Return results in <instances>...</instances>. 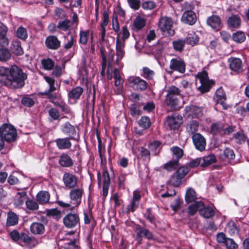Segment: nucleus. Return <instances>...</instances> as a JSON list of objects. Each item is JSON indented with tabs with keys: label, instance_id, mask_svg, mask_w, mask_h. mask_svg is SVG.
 Masks as SVG:
<instances>
[{
	"label": "nucleus",
	"instance_id": "61",
	"mask_svg": "<svg viewBox=\"0 0 249 249\" xmlns=\"http://www.w3.org/2000/svg\"><path fill=\"white\" fill-rule=\"evenodd\" d=\"M108 14L107 11H104L103 13V17H102V23L101 24L102 31H106V29L105 28L108 22Z\"/></svg>",
	"mask_w": 249,
	"mask_h": 249
},
{
	"label": "nucleus",
	"instance_id": "54",
	"mask_svg": "<svg viewBox=\"0 0 249 249\" xmlns=\"http://www.w3.org/2000/svg\"><path fill=\"white\" fill-rule=\"evenodd\" d=\"M49 115L51 119L53 120H57L60 117V114L59 111L55 108H52L49 110Z\"/></svg>",
	"mask_w": 249,
	"mask_h": 249
},
{
	"label": "nucleus",
	"instance_id": "44",
	"mask_svg": "<svg viewBox=\"0 0 249 249\" xmlns=\"http://www.w3.org/2000/svg\"><path fill=\"white\" fill-rule=\"evenodd\" d=\"M138 124L142 128L144 129H148L151 126V121L147 116H142L138 121Z\"/></svg>",
	"mask_w": 249,
	"mask_h": 249
},
{
	"label": "nucleus",
	"instance_id": "58",
	"mask_svg": "<svg viewBox=\"0 0 249 249\" xmlns=\"http://www.w3.org/2000/svg\"><path fill=\"white\" fill-rule=\"evenodd\" d=\"M143 76L144 77L151 79L154 75V72L152 70H150L147 67H143L142 69Z\"/></svg>",
	"mask_w": 249,
	"mask_h": 249
},
{
	"label": "nucleus",
	"instance_id": "30",
	"mask_svg": "<svg viewBox=\"0 0 249 249\" xmlns=\"http://www.w3.org/2000/svg\"><path fill=\"white\" fill-rule=\"evenodd\" d=\"M30 230L35 234H40L44 232L45 228L42 224L38 222H34L31 225Z\"/></svg>",
	"mask_w": 249,
	"mask_h": 249
},
{
	"label": "nucleus",
	"instance_id": "11",
	"mask_svg": "<svg viewBox=\"0 0 249 249\" xmlns=\"http://www.w3.org/2000/svg\"><path fill=\"white\" fill-rule=\"evenodd\" d=\"M135 232H136V240L138 244H141L143 237L148 240L153 238L152 233L147 229L142 228L140 225L136 227Z\"/></svg>",
	"mask_w": 249,
	"mask_h": 249
},
{
	"label": "nucleus",
	"instance_id": "28",
	"mask_svg": "<svg viewBox=\"0 0 249 249\" xmlns=\"http://www.w3.org/2000/svg\"><path fill=\"white\" fill-rule=\"evenodd\" d=\"M50 195L49 192L45 191H41L36 195V199L41 204H45L49 202Z\"/></svg>",
	"mask_w": 249,
	"mask_h": 249
},
{
	"label": "nucleus",
	"instance_id": "40",
	"mask_svg": "<svg viewBox=\"0 0 249 249\" xmlns=\"http://www.w3.org/2000/svg\"><path fill=\"white\" fill-rule=\"evenodd\" d=\"M43 68L47 71H51L54 67V62L51 58H45L41 60Z\"/></svg>",
	"mask_w": 249,
	"mask_h": 249
},
{
	"label": "nucleus",
	"instance_id": "33",
	"mask_svg": "<svg viewBox=\"0 0 249 249\" xmlns=\"http://www.w3.org/2000/svg\"><path fill=\"white\" fill-rule=\"evenodd\" d=\"M200 214L204 217L208 218L214 215V211L211 207H205L203 202V206L200 209Z\"/></svg>",
	"mask_w": 249,
	"mask_h": 249
},
{
	"label": "nucleus",
	"instance_id": "27",
	"mask_svg": "<svg viewBox=\"0 0 249 249\" xmlns=\"http://www.w3.org/2000/svg\"><path fill=\"white\" fill-rule=\"evenodd\" d=\"M103 195L104 197L107 196L108 194V187L110 184V179L109 174L107 171H104L103 173Z\"/></svg>",
	"mask_w": 249,
	"mask_h": 249
},
{
	"label": "nucleus",
	"instance_id": "22",
	"mask_svg": "<svg viewBox=\"0 0 249 249\" xmlns=\"http://www.w3.org/2000/svg\"><path fill=\"white\" fill-rule=\"evenodd\" d=\"M58 162L63 167H71L73 165L72 159L66 153H63L60 155Z\"/></svg>",
	"mask_w": 249,
	"mask_h": 249
},
{
	"label": "nucleus",
	"instance_id": "52",
	"mask_svg": "<svg viewBox=\"0 0 249 249\" xmlns=\"http://www.w3.org/2000/svg\"><path fill=\"white\" fill-rule=\"evenodd\" d=\"M223 155L225 158L228 160H233L235 158V154L232 149L229 148H226L223 151Z\"/></svg>",
	"mask_w": 249,
	"mask_h": 249
},
{
	"label": "nucleus",
	"instance_id": "45",
	"mask_svg": "<svg viewBox=\"0 0 249 249\" xmlns=\"http://www.w3.org/2000/svg\"><path fill=\"white\" fill-rule=\"evenodd\" d=\"M140 106L138 104H133L131 105L129 109L131 116L137 117L142 114V111L140 110Z\"/></svg>",
	"mask_w": 249,
	"mask_h": 249
},
{
	"label": "nucleus",
	"instance_id": "35",
	"mask_svg": "<svg viewBox=\"0 0 249 249\" xmlns=\"http://www.w3.org/2000/svg\"><path fill=\"white\" fill-rule=\"evenodd\" d=\"M183 122L181 116L174 113L172 115V129H178Z\"/></svg>",
	"mask_w": 249,
	"mask_h": 249
},
{
	"label": "nucleus",
	"instance_id": "62",
	"mask_svg": "<svg viewBox=\"0 0 249 249\" xmlns=\"http://www.w3.org/2000/svg\"><path fill=\"white\" fill-rule=\"evenodd\" d=\"M8 43L9 40L6 36V32H0V46H5Z\"/></svg>",
	"mask_w": 249,
	"mask_h": 249
},
{
	"label": "nucleus",
	"instance_id": "5",
	"mask_svg": "<svg viewBox=\"0 0 249 249\" xmlns=\"http://www.w3.org/2000/svg\"><path fill=\"white\" fill-rule=\"evenodd\" d=\"M120 34H118L117 36L116 44V58L114 59V64H115L120 69H122L124 65L121 62V60L125 54L124 50V43L122 42L120 39Z\"/></svg>",
	"mask_w": 249,
	"mask_h": 249
},
{
	"label": "nucleus",
	"instance_id": "55",
	"mask_svg": "<svg viewBox=\"0 0 249 249\" xmlns=\"http://www.w3.org/2000/svg\"><path fill=\"white\" fill-rule=\"evenodd\" d=\"M26 205L28 209L36 211L38 209L39 206L37 203L34 200H28L26 201Z\"/></svg>",
	"mask_w": 249,
	"mask_h": 249
},
{
	"label": "nucleus",
	"instance_id": "19",
	"mask_svg": "<svg viewBox=\"0 0 249 249\" xmlns=\"http://www.w3.org/2000/svg\"><path fill=\"white\" fill-rule=\"evenodd\" d=\"M45 45L47 48L55 50L60 47V42L56 36H50L46 38Z\"/></svg>",
	"mask_w": 249,
	"mask_h": 249
},
{
	"label": "nucleus",
	"instance_id": "8",
	"mask_svg": "<svg viewBox=\"0 0 249 249\" xmlns=\"http://www.w3.org/2000/svg\"><path fill=\"white\" fill-rule=\"evenodd\" d=\"M189 169L187 167L182 166L178 168L172 176V185L178 187L183 182V178L188 173Z\"/></svg>",
	"mask_w": 249,
	"mask_h": 249
},
{
	"label": "nucleus",
	"instance_id": "56",
	"mask_svg": "<svg viewBox=\"0 0 249 249\" xmlns=\"http://www.w3.org/2000/svg\"><path fill=\"white\" fill-rule=\"evenodd\" d=\"M140 155L143 160H149L150 158V151L147 149L141 147L139 149Z\"/></svg>",
	"mask_w": 249,
	"mask_h": 249
},
{
	"label": "nucleus",
	"instance_id": "13",
	"mask_svg": "<svg viewBox=\"0 0 249 249\" xmlns=\"http://www.w3.org/2000/svg\"><path fill=\"white\" fill-rule=\"evenodd\" d=\"M74 138L70 136L67 138H58L55 140L54 142L58 149L67 150L69 149L72 146L71 140H73Z\"/></svg>",
	"mask_w": 249,
	"mask_h": 249
},
{
	"label": "nucleus",
	"instance_id": "43",
	"mask_svg": "<svg viewBox=\"0 0 249 249\" xmlns=\"http://www.w3.org/2000/svg\"><path fill=\"white\" fill-rule=\"evenodd\" d=\"M23 242L28 244L29 246H35L37 244V241L34 238H31L27 234L21 232L20 240Z\"/></svg>",
	"mask_w": 249,
	"mask_h": 249
},
{
	"label": "nucleus",
	"instance_id": "48",
	"mask_svg": "<svg viewBox=\"0 0 249 249\" xmlns=\"http://www.w3.org/2000/svg\"><path fill=\"white\" fill-rule=\"evenodd\" d=\"M223 126L221 124H214L212 125L211 132L214 134H223Z\"/></svg>",
	"mask_w": 249,
	"mask_h": 249
},
{
	"label": "nucleus",
	"instance_id": "34",
	"mask_svg": "<svg viewBox=\"0 0 249 249\" xmlns=\"http://www.w3.org/2000/svg\"><path fill=\"white\" fill-rule=\"evenodd\" d=\"M203 161L201 163V166L206 167L216 162V158L214 154H210L207 156L203 157Z\"/></svg>",
	"mask_w": 249,
	"mask_h": 249
},
{
	"label": "nucleus",
	"instance_id": "39",
	"mask_svg": "<svg viewBox=\"0 0 249 249\" xmlns=\"http://www.w3.org/2000/svg\"><path fill=\"white\" fill-rule=\"evenodd\" d=\"M26 195V192L24 191L18 192L15 197L14 204L17 206L22 205L24 201Z\"/></svg>",
	"mask_w": 249,
	"mask_h": 249
},
{
	"label": "nucleus",
	"instance_id": "21",
	"mask_svg": "<svg viewBox=\"0 0 249 249\" xmlns=\"http://www.w3.org/2000/svg\"><path fill=\"white\" fill-rule=\"evenodd\" d=\"M184 154L182 149L178 146L172 147V167L178 164L179 160L180 159Z\"/></svg>",
	"mask_w": 249,
	"mask_h": 249
},
{
	"label": "nucleus",
	"instance_id": "24",
	"mask_svg": "<svg viewBox=\"0 0 249 249\" xmlns=\"http://www.w3.org/2000/svg\"><path fill=\"white\" fill-rule=\"evenodd\" d=\"M114 64V51L110 50L108 53V68L107 72V78L109 80L112 79L111 72Z\"/></svg>",
	"mask_w": 249,
	"mask_h": 249
},
{
	"label": "nucleus",
	"instance_id": "7",
	"mask_svg": "<svg viewBox=\"0 0 249 249\" xmlns=\"http://www.w3.org/2000/svg\"><path fill=\"white\" fill-rule=\"evenodd\" d=\"M127 81L129 86L136 90L144 91L147 89V83L138 76H129Z\"/></svg>",
	"mask_w": 249,
	"mask_h": 249
},
{
	"label": "nucleus",
	"instance_id": "12",
	"mask_svg": "<svg viewBox=\"0 0 249 249\" xmlns=\"http://www.w3.org/2000/svg\"><path fill=\"white\" fill-rule=\"evenodd\" d=\"M207 23L212 29L215 30L216 31L220 30L223 26L220 17L215 15H213L208 18Z\"/></svg>",
	"mask_w": 249,
	"mask_h": 249
},
{
	"label": "nucleus",
	"instance_id": "16",
	"mask_svg": "<svg viewBox=\"0 0 249 249\" xmlns=\"http://www.w3.org/2000/svg\"><path fill=\"white\" fill-rule=\"evenodd\" d=\"M192 139L193 143L197 150L200 151L205 150L206 142L205 138L202 135L199 133H196L193 136Z\"/></svg>",
	"mask_w": 249,
	"mask_h": 249
},
{
	"label": "nucleus",
	"instance_id": "60",
	"mask_svg": "<svg viewBox=\"0 0 249 249\" xmlns=\"http://www.w3.org/2000/svg\"><path fill=\"white\" fill-rule=\"evenodd\" d=\"M225 244L228 249H237L238 248L237 244L231 238H227Z\"/></svg>",
	"mask_w": 249,
	"mask_h": 249
},
{
	"label": "nucleus",
	"instance_id": "6",
	"mask_svg": "<svg viewBox=\"0 0 249 249\" xmlns=\"http://www.w3.org/2000/svg\"><path fill=\"white\" fill-rule=\"evenodd\" d=\"M44 79L48 84L49 88L48 90H45L44 92H40V94L41 95L46 96L47 98L49 99L50 102H53V100H54L57 98L56 94L53 93L56 89L55 81L53 78L47 76H44Z\"/></svg>",
	"mask_w": 249,
	"mask_h": 249
},
{
	"label": "nucleus",
	"instance_id": "42",
	"mask_svg": "<svg viewBox=\"0 0 249 249\" xmlns=\"http://www.w3.org/2000/svg\"><path fill=\"white\" fill-rule=\"evenodd\" d=\"M233 139H234L237 143L242 144L245 142L247 138L243 132L241 131L234 134Z\"/></svg>",
	"mask_w": 249,
	"mask_h": 249
},
{
	"label": "nucleus",
	"instance_id": "50",
	"mask_svg": "<svg viewBox=\"0 0 249 249\" xmlns=\"http://www.w3.org/2000/svg\"><path fill=\"white\" fill-rule=\"evenodd\" d=\"M186 40L187 44L193 46L198 43L199 37L195 34H193L187 37Z\"/></svg>",
	"mask_w": 249,
	"mask_h": 249
},
{
	"label": "nucleus",
	"instance_id": "15",
	"mask_svg": "<svg viewBox=\"0 0 249 249\" xmlns=\"http://www.w3.org/2000/svg\"><path fill=\"white\" fill-rule=\"evenodd\" d=\"M185 115L187 117L192 118H199L203 116L202 109L197 106H189L185 108Z\"/></svg>",
	"mask_w": 249,
	"mask_h": 249
},
{
	"label": "nucleus",
	"instance_id": "20",
	"mask_svg": "<svg viewBox=\"0 0 249 249\" xmlns=\"http://www.w3.org/2000/svg\"><path fill=\"white\" fill-rule=\"evenodd\" d=\"M182 21L189 25H193L196 21L195 13L192 10L185 11L181 18Z\"/></svg>",
	"mask_w": 249,
	"mask_h": 249
},
{
	"label": "nucleus",
	"instance_id": "57",
	"mask_svg": "<svg viewBox=\"0 0 249 249\" xmlns=\"http://www.w3.org/2000/svg\"><path fill=\"white\" fill-rule=\"evenodd\" d=\"M129 6L135 10H138L141 5L140 0H127Z\"/></svg>",
	"mask_w": 249,
	"mask_h": 249
},
{
	"label": "nucleus",
	"instance_id": "64",
	"mask_svg": "<svg viewBox=\"0 0 249 249\" xmlns=\"http://www.w3.org/2000/svg\"><path fill=\"white\" fill-rule=\"evenodd\" d=\"M21 103L23 105L28 107H31L35 104L34 100L29 97H23L21 100Z\"/></svg>",
	"mask_w": 249,
	"mask_h": 249
},
{
	"label": "nucleus",
	"instance_id": "37",
	"mask_svg": "<svg viewBox=\"0 0 249 249\" xmlns=\"http://www.w3.org/2000/svg\"><path fill=\"white\" fill-rule=\"evenodd\" d=\"M202 206L203 202L200 201L196 202L188 207V213L191 215H193L197 211L200 212V209Z\"/></svg>",
	"mask_w": 249,
	"mask_h": 249
},
{
	"label": "nucleus",
	"instance_id": "32",
	"mask_svg": "<svg viewBox=\"0 0 249 249\" xmlns=\"http://www.w3.org/2000/svg\"><path fill=\"white\" fill-rule=\"evenodd\" d=\"M146 22V18L140 16H137L133 20V26L137 30H141L145 26Z\"/></svg>",
	"mask_w": 249,
	"mask_h": 249
},
{
	"label": "nucleus",
	"instance_id": "18",
	"mask_svg": "<svg viewBox=\"0 0 249 249\" xmlns=\"http://www.w3.org/2000/svg\"><path fill=\"white\" fill-rule=\"evenodd\" d=\"M174 71H177L181 74L183 73L185 71V63L180 58H172V75L174 74Z\"/></svg>",
	"mask_w": 249,
	"mask_h": 249
},
{
	"label": "nucleus",
	"instance_id": "14",
	"mask_svg": "<svg viewBox=\"0 0 249 249\" xmlns=\"http://www.w3.org/2000/svg\"><path fill=\"white\" fill-rule=\"evenodd\" d=\"M141 198L140 191L136 190L133 192L131 202L127 207V213L134 212L138 208Z\"/></svg>",
	"mask_w": 249,
	"mask_h": 249
},
{
	"label": "nucleus",
	"instance_id": "59",
	"mask_svg": "<svg viewBox=\"0 0 249 249\" xmlns=\"http://www.w3.org/2000/svg\"><path fill=\"white\" fill-rule=\"evenodd\" d=\"M116 14L117 17L118 16H120L121 18H123V19H125V11L122 8L121 5L119 4L117 6L115 10L113 12V14Z\"/></svg>",
	"mask_w": 249,
	"mask_h": 249
},
{
	"label": "nucleus",
	"instance_id": "25",
	"mask_svg": "<svg viewBox=\"0 0 249 249\" xmlns=\"http://www.w3.org/2000/svg\"><path fill=\"white\" fill-rule=\"evenodd\" d=\"M10 49L12 53L16 55H21L24 53L20 42L18 40H15L12 42Z\"/></svg>",
	"mask_w": 249,
	"mask_h": 249
},
{
	"label": "nucleus",
	"instance_id": "38",
	"mask_svg": "<svg viewBox=\"0 0 249 249\" xmlns=\"http://www.w3.org/2000/svg\"><path fill=\"white\" fill-rule=\"evenodd\" d=\"M148 147L153 155H157L160 150L161 143L159 141H154L149 144Z\"/></svg>",
	"mask_w": 249,
	"mask_h": 249
},
{
	"label": "nucleus",
	"instance_id": "53",
	"mask_svg": "<svg viewBox=\"0 0 249 249\" xmlns=\"http://www.w3.org/2000/svg\"><path fill=\"white\" fill-rule=\"evenodd\" d=\"M62 131L66 134L71 133L73 134L75 132V129L72 125L67 122L64 124Z\"/></svg>",
	"mask_w": 249,
	"mask_h": 249
},
{
	"label": "nucleus",
	"instance_id": "41",
	"mask_svg": "<svg viewBox=\"0 0 249 249\" xmlns=\"http://www.w3.org/2000/svg\"><path fill=\"white\" fill-rule=\"evenodd\" d=\"M57 27L62 30H74V28L71 26V22L68 19L60 21Z\"/></svg>",
	"mask_w": 249,
	"mask_h": 249
},
{
	"label": "nucleus",
	"instance_id": "47",
	"mask_svg": "<svg viewBox=\"0 0 249 249\" xmlns=\"http://www.w3.org/2000/svg\"><path fill=\"white\" fill-rule=\"evenodd\" d=\"M11 57V53L7 49H0V61L6 62L10 59Z\"/></svg>",
	"mask_w": 249,
	"mask_h": 249
},
{
	"label": "nucleus",
	"instance_id": "3",
	"mask_svg": "<svg viewBox=\"0 0 249 249\" xmlns=\"http://www.w3.org/2000/svg\"><path fill=\"white\" fill-rule=\"evenodd\" d=\"M0 135L3 140L12 142L16 140L17 130L13 125L5 124L0 127Z\"/></svg>",
	"mask_w": 249,
	"mask_h": 249
},
{
	"label": "nucleus",
	"instance_id": "26",
	"mask_svg": "<svg viewBox=\"0 0 249 249\" xmlns=\"http://www.w3.org/2000/svg\"><path fill=\"white\" fill-rule=\"evenodd\" d=\"M159 27L161 31H169L171 29V20L164 17L160 19L159 23Z\"/></svg>",
	"mask_w": 249,
	"mask_h": 249
},
{
	"label": "nucleus",
	"instance_id": "17",
	"mask_svg": "<svg viewBox=\"0 0 249 249\" xmlns=\"http://www.w3.org/2000/svg\"><path fill=\"white\" fill-rule=\"evenodd\" d=\"M227 24L228 28L231 29H238L241 26V20L238 15L232 14L230 16L227 20Z\"/></svg>",
	"mask_w": 249,
	"mask_h": 249
},
{
	"label": "nucleus",
	"instance_id": "31",
	"mask_svg": "<svg viewBox=\"0 0 249 249\" xmlns=\"http://www.w3.org/2000/svg\"><path fill=\"white\" fill-rule=\"evenodd\" d=\"M197 199V195L195 190L192 188H189L186 192L185 199L187 203H191L195 201Z\"/></svg>",
	"mask_w": 249,
	"mask_h": 249
},
{
	"label": "nucleus",
	"instance_id": "29",
	"mask_svg": "<svg viewBox=\"0 0 249 249\" xmlns=\"http://www.w3.org/2000/svg\"><path fill=\"white\" fill-rule=\"evenodd\" d=\"M18 222V216L15 213L10 212L7 213L6 225L8 227L17 225Z\"/></svg>",
	"mask_w": 249,
	"mask_h": 249
},
{
	"label": "nucleus",
	"instance_id": "51",
	"mask_svg": "<svg viewBox=\"0 0 249 249\" xmlns=\"http://www.w3.org/2000/svg\"><path fill=\"white\" fill-rule=\"evenodd\" d=\"M245 38L244 32H235L232 35V39L237 42H242Z\"/></svg>",
	"mask_w": 249,
	"mask_h": 249
},
{
	"label": "nucleus",
	"instance_id": "9",
	"mask_svg": "<svg viewBox=\"0 0 249 249\" xmlns=\"http://www.w3.org/2000/svg\"><path fill=\"white\" fill-rule=\"evenodd\" d=\"M62 181L66 188L68 189H74L77 186L78 178L71 173L65 172L63 174Z\"/></svg>",
	"mask_w": 249,
	"mask_h": 249
},
{
	"label": "nucleus",
	"instance_id": "23",
	"mask_svg": "<svg viewBox=\"0 0 249 249\" xmlns=\"http://www.w3.org/2000/svg\"><path fill=\"white\" fill-rule=\"evenodd\" d=\"M228 61L230 63V68L232 71L237 72L242 71V62L240 59L231 57L229 59Z\"/></svg>",
	"mask_w": 249,
	"mask_h": 249
},
{
	"label": "nucleus",
	"instance_id": "49",
	"mask_svg": "<svg viewBox=\"0 0 249 249\" xmlns=\"http://www.w3.org/2000/svg\"><path fill=\"white\" fill-rule=\"evenodd\" d=\"M215 100L217 103L221 102V101H225L226 100V96L223 89L219 88L216 91Z\"/></svg>",
	"mask_w": 249,
	"mask_h": 249
},
{
	"label": "nucleus",
	"instance_id": "46",
	"mask_svg": "<svg viewBox=\"0 0 249 249\" xmlns=\"http://www.w3.org/2000/svg\"><path fill=\"white\" fill-rule=\"evenodd\" d=\"M174 49L178 52H181L183 51L185 40L183 39H178L172 42Z\"/></svg>",
	"mask_w": 249,
	"mask_h": 249
},
{
	"label": "nucleus",
	"instance_id": "4",
	"mask_svg": "<svg viewBox=\"0 0 249 249\" xmlns=\"http://www.w3.org/2000/svg\"><path fill=\"white\" fill-rule=\"evenodd\" d=\"M196 82L199 80L200 85L198 89L202 93L207 92L210 89L213 82L209 79L208 73L206 71L199 72L196 76Z\"/></svg>",
	"mask_w": 249,
	"mask_h": 249
},
{
	"label": "nucleus",
	"instance_id": "36",
	"mask_svg": "<svg viewBox=\"0 0 249 249\" xmlns=\"http://www.w3.org/2000/svg\"><path fill=\"white\" fill-rule=\"evenodd\" d=\"M83 92V89L80 87H76L73 89L68 94L69 97L73 99L79 98Z\"/></svg>",
	"mask_w": 249,
	"mask_h": 249
},
{
	"label": "nucleus",
	"instance_id": "2",
	"mask_svg": "<svg viewBox=\"0 0 249 249\" xmlns=\"http://www.w3.org/2000/svg\"><path fill=\"white\" fill-rule=\"evenodd\" d=\"M84 193V190L82 187L71 189L69 196L71 200L70 203L62 201H57V204L60 207L72 211L79 207L82 202V198Z\"/></svg>",
	"mask_w": 249,
	"mask_h": 249
},
{
	"label": "nucleus",
	"instance_id": "63",
	"mask_svg": "<svg viewBox=\"0 0 249 249\" xmlns=\"http://www.w3.org/2000/svg\"><path fill=\"white\" fill-rule=\"evenodd\" d=\"M21 232L19 233L18 231L14 230L10 233L11 239L15 242H18L20 240Z\"/></svg>",
	"mask_w": 249,
	"mask_h": 249
},
{
	"label": "nucleus",
	"instance_id": "10",
	"mask_svg": "<svg viewBox=\"0 0 249 249\" xmlns=\"http://www.w3.org/2000/svg\"><path fill=\"white\" fill-rule=\"evenodd\" d=\"M64 225L69 229L75 228L80 225V217L76 213H69L63 219Z\"/></svg>",
	"mask_w": 249,
	"mask_h": 249
},
{
	"label": "nucleus",
	"instance_id": "1",
	"mask_svg": "<svg viewBox=\"0 0 249 249\" xmlns=\"http://www.w3.org/2000/svg\"><path fill=\"white\" fill-rule=\"evenodd\" d=\"M27 74L16 65L0 66V84L10 89H21L25 85Z\"/></svg>",
	"mask_w": 249,
	"mask_h": 249
}]
</instances>
